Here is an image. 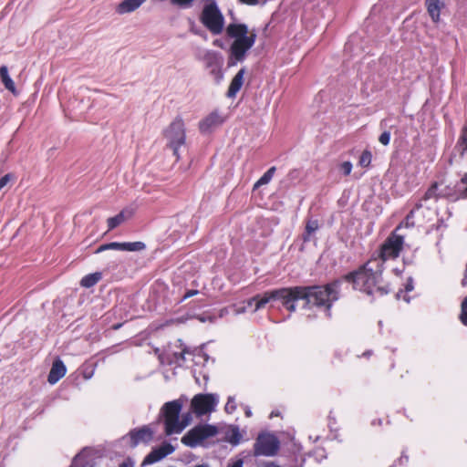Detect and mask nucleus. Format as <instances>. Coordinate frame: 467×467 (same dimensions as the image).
<instances>
[{"label": "nucleus", "instance_id": "f257e3e1", "mask_svg": "<svg viewBox=\"0 0 467 467\" xmlns=\"http://www.w3.org/2000/svg\"><path fill=\"white\" fill-rule=\"evenodd\" d=\"M383 267L380 259H369L357 270L343 275L342 280L352 284L353 288L371 296H383L392 292L389 284L382 280Z\"/></svg>", "mask_w": 467, "mask_h": 467}, {"label": "nucleus", "instance_id": "f03ea898", "mask_svg": "<svg viewBox=\"0 0 467 467\" xmlns=\"http://www.w3.org/2000/svg\"><path fill=\"white\" fill-rule=\"evenodd\" d=\"M342 279H334L324 285H304L305 307L324 310L331 317L333 305L340 298Z\"/></svg>", "mask_w": 467, "mask_h": 467}, {"label": "nucleus", "instance_id": "7ed1b4c3", "mask_svg": "<svg viewBox=\"0 0 467 467\" xmlns=\"http://www.w3.org/2000/svg\"><path fill=\"white\" fill-rule=\"evenodd\" d=\"M304 285L274 289L253 296L247 304L254 305V311H257L264 308L271 300H279L287 311L295 312L296 310L295 303L297 300H304Z\"/></svg>", "mask_w": 467, "mask_h": 467}, {"label": "nucleus", "instance_id": "20e7f679", "mask_svg": "<svg viewBox=\"0 0 467 467\" xmlns=\"http://www.w3.org/2000/svg\"><path fill=\"white\" fill-rule=\"evenodd\" d=\"M164 136L168 140L167 147L172 150L176 161L180 160L179 148L185 143L186 133L184 121L181 117L175 119L164 130Z\"/></svg>", "mask_w": 467, "mask_h": 467}, {"label": "nucleus", "instance_id": "39448f33", "mask_svg": "<svg viewBox=\"0 0 467 467\" xmlns=\"http://www.w3.org/2000/svg\"><path fill=\"white\" fill-rule=\"evenodd\" d=\"M181 410L182 403L179 400L169 401L163 405L162 412L164 415L165 433L167 435L180 433L186 427L187 421H179Z\"/></svg>", "mask_w": 467, "mask_h": 467}, {"label": "nucleus", "instance_id": "423d86ee", "mask_svg": "<svg viewBox=\"0 0 467 467\" xmlns=\"http://www.w3.org/2000/svg\"><path fill=\"white\" fill-rule=\"evenodd\" d=\"M201 23L213 35L223 32L224 18L215 2L206 4L200 16Z\"/></svg>", "mask_w": 467, "mask_h": 467}, {"label": "nucleus", "instance_id": "0eeeda50", "mask_svg": "<svg viewBox=\"0 0 467 467\" xmlns=\"http://www.w3.org/2000/svg\"><path fill=\"white\" fill-rule=\"evenodd\" d=\"M280 450V441L278 438L269 432H261L257 435L254 446L253 455L254 457H273Z\"/></svg>", "mask_w": 467, "mask_h": 467}, {"label": "nucleus", "instance_id": "6e6552de", "mask_svg": "<svg viewBox=\"0 0 467 467\" xmlns=\"http://www.w3.org/2000/svg\"><path fill=\"white\" fill-rule=\"evenodd\" d=\"M404 238L401 235L391 234L381 244L377 255L370 259H380L381 267L384 268V263L389 259H396L403 247Z\"/></svg>", "mask_w": 467, "mask_h": 467}, {"label": "nucleus", "instance_id": "1a4fd4ad", "mask_svg": "<svg viewBox=\"0 0 467 467\" xmlns=\"http://www.w3.org/2000/svg\"><path fill=\"white\" fill-rule=\"evenodd\" d=\"M256 35L251 33L248 37L234 39L230 47V57L228 67L235 66L237 62L244 59L246 52L254 46Z\"/></svg>", "mask_w": 467, "mask_h": 467}, {"label": "nucleus", "instance_id": "9d476101", "mask_svg": "<svg viewBox=\"0 0 467 467\" xmlns=\"http://www.w3.org/2000/svg\"><path fill=\"white\" fill-rule=\"evenodd\" d=\"M217 433L216 427L213 425H198L190 430L182 438V442L189 447H196L202 441L214 436Z\"/></svg>", "mask_w": 467, "mask_h": 467}, {"label": "nucleus", "instance_id": "9b49d317", "mask_svg": "<svg viewBox=\"0 0 467 467\" xmlns=\"http://www.w3.org/2000/svg\"><path fill=\"white\" fill-rule=\"evenodd\" d=\"M216 400L213 394H197L191 402L192 410L199 416L213 410Z\"/></svg>", "mask_w": 467, "mask_h": 467}, {"label": "nucleus", "instance_id": "f8f14e48", "mask_svg": "<svg viewBox=\"0 0 467 467\" xmlns=\"http://www.w3.org/2000/svg\"><path fill=\"white\" fill-rule=\"evenodd\" d=\"M130 447L135 448L140 443H149L153 439V431L149 426L133 429L129 433Z\"/></svg>", "mask_w": 467, "mask_h": 467}, {"label": "nucleus", "instance_id": "ddd939ff", "mask_svg": "<svg viewBox=\"0 0 467 467\" xmlns=\"http://www.w3.org/2000/svg\"><path fill=\"white\" fill-rule=\"evenodd\" d=\"M174 451V447L170 443H163L152 451L144 458L141 466L153 464Z\"/></svg>", "mask_w": 467, "mask_h": 467}, {"label": "nucleus", "instance_id": "4468645a", "mask_svg": "<svg viewBox=\"0 0 467 467\" xmlns=\"http://www.w3.org/2000/svg\"><path fill=\"white\" fill-rule=\"evenodd\" d=\"M223 122L224 118L217 110H214L200 121L199 130L202 133H207Z\"/></svg>", "mask_w": 467, "mask_h": 467}, {"label": "nucleus", "instance_id": "2eb2a0df", "mask_svg": "<svg viewBox=\"0 0 467 467\" xmlns=\"http://www.w3.org/2000/svg\"><path fill=\"white\" fill-rule=\"evenodd\" d=\"M67 372V368L62 360L56 359L51 367V369L47 376V381L50 384H56L60 379H62Z\"/></svg>", "mask_w": 467, "mask_h": 467}, {"label": "nucleus", "instance_id": "dca6fc26", "mask_svg": "<svg viewBox=\"0 0 467 467\" xmlns=\"http://www.w3.org/2000/svg\"><path fill=\"white\" fill-rule=\"evenodd\" d=\"M245 74V69L241 68L236 75L233 78L230 86L228 88L226 96L228 98H234L236 94L240 91L241 88L244 84V77Z\"/></svg>", "mask_w": 467, "mask_h": 467}, {"label": "nucleus", "instance_id": "f3484780", "mask_svg": "<svg viewBox=\"0 0 467 467\" xmlns=\"http://www.w3.org/2000/svg\"><path fill=\"white\" fill-rule=\"evenodd\" d=\"M425 5L433 23H438L444 4L441 0H425Z\"/></svg>", "mask_w": 467, "mask_h": 467}, {"label": "nucleus", "instance_id": "a211bd4d", "mask_svg": "<svg viewBox=\"0 0 467 467\" xmlns=\"http://www.w3.org/2000/svg\"><path fill=\"white\" fill-rule=\"evenodd\" d=\"M248 27L244 24H229L226 27V34L229 37L239 39L241 37H248Z\"/></svg>", "mask_w": 467, "mask_h": 467}, {"label": "nucleus", "instance_id": "6ab92c4d", "mask_svg": "<svg viewBox=\"0 0 467 467\" xmlns=\"http://www.w3.org/2000/svg\"><path fill=\"white\" fill-rule=\"evenodd\" d=\"M203 62L206 68H213L222 66L223 59L219 53L214 51H207L203 56Z\"/></svg>", "mask_w": 467, "mask_h": 467}, {"label": "nucleus", "instance_id": "aec40b11", "mask_svg": "<svg viewBox=\"0 0 467 467\" xmlns=\"http://www.w3.org/2000/svg\"><path fill=\"white\" fill-rule=\"evenodd\" d=\"M439 182H432L419 201L422 202L430 200L438 201L439 199H441V190H439Z\"/></svg>", "mask_w": 467, "mask_h": 467}, {"label": "nucleus", "instance_id": "412c9836", "mask_svg": "<svg viewBox=\"0 0 467 467\" xmlns=\"http://www.w3.org/2000/svg\"><path fill=\"white\" fill-rule=\"evenodd\" d=\"M146 0H124L118 5L117 11L119 14L132 12L136 10Z\"/></svg>", "mask_w": 467, "mask_h": 467}, {"label": "nucleus", "instance_id": "4be33fe9", "mask_svg": "<svg viewBox=\"0 0 467 467\" xmlns=\"http://www.w3.org/2000/svg\"><path fill=\"white\" fill-rule=\"evenodd\" d=\"M0 78L5 88L13 94H16V85L8 74V69L6 66H2L0 67Z\"/></svg>", "mask_w": 467, "mask_h": 467}, {"label": "nucleus", "instance_id": "5701e85b", "mask_svg": "<svg viewBox=\"0 0 467 467\" xmlns=\"http://www.w3.org/2000/svg\"><path fill=\"white\" fill-rule=\"evenodd\" d=\"M319 228L318 221L309 219L306 223L305 232L302 234V240L304 243H307L311 240L312 234Z\"/></svg>", "mask_w": 467, "mask_h": 467}, {"label": "nucleus", "instance_id": "b1692460", "mask_svg": "<svg viewBox=\"0 0 467 467\" xmlns=\"http://www.w3.org/2000/svg\"><path fill=\"white\" fill-rule=\"evenodd\" d=\"M102 278V274L100 272H96L92 274H88L82 277L80 280V285L85 288H90L97 285Z\"/></svg>", "mask_w": 467, "mask_h": 467}, {"label": "nucleus", "instance_id": "393cba45", "mask_svg": "<svg viewBox=\"0 0 467 467\" xmlns=\"http://www.w3.org/2000/svg\"><path fill=\"white\" fill-rule=\"evenodd\" d=\"M125 212L121 211L117 215L107 220L108 231H111L126 221Z\"/></svg>", "mask_w": 467, "mask_h": 467}, {"label": "nucleus", "instance_id": "a878e982", "mask_svg": "<svg viewBox=\"0 0 467 467\" xmlns=\"http://www.w3.org/2000/svg\"><path fill=\"white\" fill-rule=\"evenodd\" d=\"M275 170L276 169L275 166L268 169V171H265L264 175L254 184V190L259 188L262 185L267 184L272 180Z\"/></svg>", "mask_w": 467, "mask_h": 467}, {"label": "nucleus", "instance_id": "bb28decb", "mask_svg": "<svg viewBox=\"0 0 467 467\" xmlns=\"http://www.w3.org/2000/svg\"><path fill=\"white\" fill-rule=\"evenodd\" d=\"M146 248V245L142 242H132V243H123V250L122 251H141Z\"/></svg>", "mask_w": 467, "mask_h": 467}, {"label": "nucleus", "instance_id": "cd10ccee", "mask_svg": "<svg viewBox=\"0 0 467 467\" xmlns=\"http://www.w3.org/2000/svg\"><path fill=\"white\" fill-rule=\"evenodd\" d=\"M441 198H443V199H447L451 202L459 201V197L456 196L454 188H450V187L446 186L444 189L441 190Z\"/></svg>", "mask_w": 467, "mask_h": 467}, {"label": "nucleus", "instance_id": "c85d7f7f", "mask_svg": "<svg viewBox=\"0 0 467 467\" xmlns=\"http://www.w3.org/2000/svg\"><path fill=\"white\" fill-rule=\"evenodd\" d=\"M109 249L122 251L123 250V243L112 242L109 244H102L97 249L96 253L98 254V253H100L102 251L109 250Z\"/></svg>", "mask_w": 467, "mask_h": 467}, {"label": "nucleus", "instance_id": "c756f323", "mask_svg": "<svg viewBox=\"0 0 467 467\" xmlns=\"http://www.w3.org/2000/svg\"><path fill=\"white\" fill-rule=\"evenodd\" d=\"M463 184L458 182L454 186V191L456 192V196L459 197V200H466L467 199V186H462Z\"/></svg>", "mask_w": 467, "mask_h": 467}, {"label": "nucleus", "instance_id": "7c9ffc66", "mask_svg": "<svg viewBox=\"0 0 467 467\" xmlns=\"http://www.w3.org/2000/svg\"><path fill=\"white\" fill-rule=\"evenodd\" d=\"M460 320L465 327H467V296L461 304Z\"/></svg>", "mask_w": 467, "mask_h": 467}, {"label": "nucleus", "instance_id": "2f4dec72", "mask_svg": "<svg viewBox=\"0 0 467 467\" xmlns=\"http://www.w3.org/2000/svg\"><path fill=\"white\" fill-rule=\"evenodd\" d=\"M371 152L364 150L359 157V165L362 167H368L371 162Z\"/></svg>", "mask_w": 467, "mask_h": 467}, {"label": "nucleus", "instance_id": "473e14b6", "mask_svg": "<svg viewBox=\"0 0 467 467\" xmlns=\"http://www.w3.org/2000/svg\"><path fill=\"white\" fill-rule=\"evenodd\" d=\"M457 147L460 150V155L462 157L467 155V138H458Z\"/></svg>", "mask_w": 467, "mask_h": 467}, {"label": "nucleus", "instance_id": "72a5a7b5", "mask_svg": "<svg viewBox=\"0 0 467 467\" xmlns=\"http://www.w3.org/2000/svg\"><path fill=\"white\" fill-rule=\"evenodd\" d=\"M210 74L214 77L217 82H220L223 79V72L222 66H218L213 68H210Z\"/></svg>", "mask_w": 467, "mask_h": 467}, {"label": "nucleus", "instance_id": "f704fd0d", "mask_svg": "<svg viewBox=\"0 0 467 467\" xmlns=\"http://www.w3.org/2000/svg\"><path fill=\"white\" fill-rule=\"evenodd\" d=\"M193 1L194 0H171V2L173 5H178L182 8H188L192 6Z\"/></svg>", "mask_w": 467, "mask_h": 467}, {"label": "nucleus", "instance_id": "c9c22d12", "mask_svg": "<svg viewBox=\"0 0 467 467\" xmlns=\"http://www.w3.org/2000/svg\"><path fill=\"white\" fill-rule=\"evenodd\" d=\"M340 171L344 175L348 176L352 171V163L350 161H344L340 164Z\"/></svg>", "mask_w": 467, "mask_h": 467}, {"label": "nucleus", "instance_id": "e433bc0d", "mask_svg": "<svg viewBox=\"0 0 467 467\" xmlns=\"http://www.w3.org/2000/svg\"><path fill=\"white\" fill-rule=\"evenodd\" d=\"M379 141L382 145L387 146L390 141V133L389 131L382 132L379 138Z\"/></svg>", "mask_w": 467, "mask_h": 467}, {"label": "nucleus", "instance_id": "4c0bfd02", "mask_svg": "<svg viewBox=\"0 0 467 467\" xmlns=\"http://www.w3.org/2000/svg\"><path fill=\"white\" fill-rule=\"evenodd\" d=\"M236 409V406H235V403H234V399L232 398H229L226 405H225V410L228 412V413H232Z\"/></svg>", "mask_w": 467, "mask_h": 467}, {"label": "nucleus", "instance_id": "58836bf2", "mask_svg": "<svg viewBox=\"0 0 467 467\" xmlns=\"http://www.w3.org/2000/svg\"><path fill=\"white\" fill-rule=\"evenodd\" d=\"M422 206H423V204L421 203V202H420V201H418V202L415 203V205H414L413 209H412V210L408 213V215L406 216V219H407V220H410V218H412V217L414 216V213H415V211L420 210Z\"/></svg>", "mask_w": 467, "mask_h": 467}, {"label": "nucleus", "instance_id": "ea45409f", "mask_svg": "<svg viewBox=\"0 0 467 467\" xmlns=\"http://www.w3.org/2000/svg\"><path fill=\"white\" fill-rule=\"evenodd\" d=\"M11 179V174H5L2 178H0V191L7 184V182Z\"/></svg>", "mask_w": 467, "mask_h": 467}, {"label": "nucleus", "instance_id": "a19ab883", "mask_svg": "<svg viewBox=\"0 0 467 467\" xmlns=\"http://www.w3.org/2000/svg\"><path fill=\"white\" fill-rule=\"evenodd\" d=\"M189 353V350L187 348H184L181 353L177 354L175 353L174 356L176 358V359H180V360H182L184 361L185 360V355Z\"/></svg>", "mask_w": 467, "mask_h": 467}, {"label": "nucleus", "instance_id": "79ce46f5", "mask_svg": "<svg viewBox=\"0 0 467 467\" xmlns=\"http://www.w3.org/2000/svg\"><path fill=\"white\" fill-rule=\"evenodd\" d=\"M198 293H199V291H198V290H196V289L188 290V291L184 294V296H183V297H182V300H185V299L190 298V297H192V296H196Z\"/></svg>", "mask_w": 467, "mask_h": 467}, {"label": "nucleus", "instance_id": "37998d69", "mask_svg": "<svg viewBox=\"0 0 467 467\" xmlns=\"http://www.w3.org/2000/svg\"><path fill=\"white\" fill-rule=\"evenodd\" d=\"M153 287L163 289V290L168 288L167 285H165L163 282H159V281L154 283Z\"/></svg>", "mask_w": 467, "mask_h": 467}, {"label": "nucleus", "instance_id": "c03bdc74", "mask_svg": "<svg viewBox=\"0 0 467 467\" xmlns=\"http://www.w3.org/2000/svg\"><path fill=\"white\" fill-rule=\"evenodd\" d=\"M243 466H244V461L242 459H238L232 464H229L227 467H243Z\"/></svg>", "mask_w": 467, "mask_h": 467}, {"label": "nucleus", "instance_id": "a18cd8bd", "mask_svg": "<svg viewBox=\"0 0 467 467\" xmlns=\"http://www.w3.org/2000/svg\"><path fill=\"white\" fill-rule=\"evenodd\" d=\"M459 138H467V120L461 130Z\"/></svg>", "mask_w": 467, "mask_h": 467}, {"label": "nucleus", "instance_id": "49530a36", "mask_svg": "<svg viewBox=\"0 0 467 467\" xmlns=\"http://www.w3.org/2000/svg\"><path fill=\"white\" fill-rule=\"evenodd\" d=\"M461 285L462 286H466L467 285V264H466V268L464 270L463 278L462 279Z\"/></svg>", "mask_w": 467, "mask_h": 467}, {"label": "nucleus", "instance_id": "de8ad7c7", "mask_svg": "<svg viewBox=\"0 0 467 467\" xmlns=\"http://www.w3.org/2000/svg\"><path fill=\"white\" fill-rule=\"evenodd\" d=\"M240 1L244 4L250 5H254L258 3V0H240Z\"/></svg>", "mask_w": 467, "mask_h": 467}, {"label": "nucleus", "instance_id": "09e8293b", "mask_svg": "<svg viewBox=\"0 0 467 467\" xmlns=\"http://www.w3.org/2000/svg\"><path fill=\"white\" fill-rule=\"evenodd\" d=\"M460 183L467 186V172L463 174V176L462 177V179L460 181Z\"/></svg>", "mask_w": 467, "mask_h": 467}, {"label": "nucleus", "instance_id": "8fccbe9b", "mask_svg": "<svg viewBox=\"0 0 467 467\" xmlns=\"http://www.w3.org/2000/svg\"><path fill=\"white\" fill-rule=\"evenodd\" d=\"M119 467H133V464L130 462H123L119 464Z\"/></svg>", "mask_w": 467, "mask_h": 467}, {"label": "nucleus", "instance_id": "3c124183", "mask_svg": "<svg viewBox=\"0 0 467 467\" xmlns=\"http://www.w3.org/2000/svg\"><path fill=\"white\" fill-rule=\"evenodd\" d=\"M278 415H279L278 412L272 411L271 414H270V418H273L274 416H278Z\"/></svg>", "mask_w": 467, "mask_h": 467}, {"label": "nucleus", "instance_id": "603ef678", "mask_svg": "<svg viewBox=\"0 0 467 467\" xmlns=\"http://www.w3.org/2000/svg\"><path fill=\"white\" fill-rule=\"evenodd\" d=\"M120 327H121V325H120V324L115 325V326H114V329H118V328H119Z\"/></svg>", "mask_w": 467, "mask_h": 467}]
</instances>
